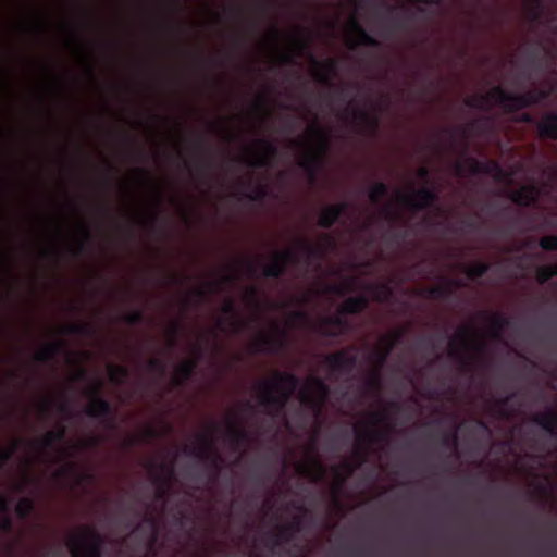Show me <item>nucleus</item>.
I'll use <instances>...</instances> for the list:
<instances>
[{
  "label": "nucleus",
  "mask_w": 557,
  "mask_h": 557,
  "mask_svg": "<svg viewBox=\"0 0 557 557\" xmlns=\"http://www.w3.org/2000/svg\"><path fill=\"white\" fill-rule=\"evenodd\" d=\"M299 384L300 380L294 373L276 371L272 380L258 383L259 404L272 419L281 418Z\"/></svg>",
  "instance_id": "obj_1"
},
{
  "label": "nucleus",
  "mask_w": 557,
  "mask_h": 557,
  "mask_svg": "<svg viewBox=\"0 0 557 557\" xmlns=\"http://www.w3.org/2000/svg\"><path fill=\"white\" fill-rule=\"evenodd\" d=\"M450 356L461 362L465 372H471L472 362L481 359L486 351V343L479 338L472 326H461L449 341Z\"/></svg>",
  "instance_id": "obj_2"
},
{
  "label": "nucleus",
  "mask_w": 557,
  "mask_h": 557,
  "mask_svg": "<svg viewBox=\"0 0 557 557\" xmlns=\"http://www.w3.org/2000/svg\"><path fill=\"white\" fill-rule=\"evenodd\" d=\"M219 431V425L212 423L210 433H203L198 436L199 444L194 446H185L184 453L188 456L198 458L209 465L214 471L213 480H216L222 469V458L215 445L214 433Z\"/></svg>",
  "instance_id": "obj_3"
},
{
  "label": "nucleus",
  "mask_w": 557,
  "mask_h": 557,
  "mask_svg": "<svg viewBox=\"0 0 557 557\" xmlns=\"http://www.w3.org/2000/svg\"><path fill=\"white\" fill-rule=\"evenodd\" d=\"M317 139V146L299 161V166L309 175L311 182L317 178L318 171L323 165L324 157L330 148V136L319 125L310 127Z\"/></svg>",
  "instance_id": "obj_4"
},
{
  "label": "nucleus",
  "mask_w": 557,
  "mask_h": 557,
  "mask_svg": "<svg viewBox=\"0 0 557 557\" xmlns=\"http://www.w3.org/2000/svg\"><path fill=\"white\" fill-rule=\"evenodd\" d=\"M104 537L92 527H85L82 535L69 541L72 557H101Z\"/></svg>",
  "instance_id": "obj_5"
},
{
  "label": "nucleus",
  "mask_w": 557,
  "mask_h": 557,
  "mask_svg": "<svg viewBox=\"0 0 557 557\" xmlns=\"http://www.w3.org/2000/svg\"><path fill=\"white\" fill-rule=\"evenodd\" d=\"M102 383L98 382L87 391V395L91 398L90 405L86 408L85 412L88 417L100 419L101 423L107 429L115 428V413L111 404L101 397Z\"/></svg>",
  "instance_id": "obj_6"
},
{
  "label": "nucleus",
  "mask_w": 557,
  "mask_h": 557,
  "mask_svg": "<svg viewBox=\"0 0 557 557\" xmlns=\"http://www.w3.org/2000/svg\"><path fill=\"white\" fill-rule=\"evenodd\" d=\"M309 382L310 388L301 389L299 399L304 407L311 410L315 417H320L330 396V387L318 376H311Z\"/></svg>",
  "instance_id": "obj_7"
},
{
  "label": "nucleus",
  "mask_w": 557,
  "mask_h": 557,
  "mask_svg": "<svg viewBox=\"0 0 557 557\" xmlns=\"http://www.w3.org/2000/svg\"><path fill=\"white\" fill-rule=\"evenodd\" d=\"M500 104L506 112H515V94L507 91L502 86L492 88L486 95L466 99L465 104L472 109H483L488 102Z\"/></svg>",
  "instance_id": "obj_8"
},
{
  "label": "nucleus",
  "mask_w": 557,
  "mask_h": 557,
  "mask_svg": "<svg viewBox=\"0 0 557 557\" xmlns=\"http://www.w3.org/2000/svg\"><path fill=\"white\" fill-rule=\"evenodd\" d=\"M400 202L412 211H421L433 207L438 200L437 191L432 187H421L412 195L399 194Z\"/></svg>",
  "instance_id": "obj_9"
},
{
  "label": "nucleus",
  "mask_w": 557,
  "mask_h": 557,
  "mask_svg": "<svg viewBox=\"0 0 557 557\" xmlns=\"http://www.w3.org/2000/svg\"><path fill=\"white\" fill-rule=\"evenodd\" d=\"M299 261L298 255L292 249L275 252L272 261L264 267L263 275L265 277L280 278L286 273L289 264L296 265Z\"/></svg>",
  "instance_id": "obj_10"
},
{
  "label": "nucleus",
  "mask_w": 557,
  "mask_h": 557,
  "mask_svg": "<svg viewBox=\"0 0 557 557\" xmlns=\"http://www.w3.org/2000/svg\"><path fill=\"white\" fill-rule=\"evenodd\" d=\"M325 363L335 374L349 375L358 363V358L348 350L343 349L325 357Z\"/></svg>",
  "instance_id": "obj_11"
},
{
  "label": "nucleus",
  "mask_w": 557,
  "mask_h": 557,
  "mask_svg": "<svg viewBox=\"0 0 557 557\" xmlns=\"http://www.w3.org/2000/svg\"><path fill=\"white\" fill-rule=\"evenodd\" d=\"M286 345V332L277 324L273 325V335L270 336L264 332L260 333L258 341L253 344L255 350L258 352L274 354Z\"/></svg>",
  "instance_id": "obj_12"
},
{
  "label": "nucleus",
  "mask_w": 557,
  "mask_h": 557,
  "mask_svg": "<svg viewBox=\"0 0 557 557\" xmlns=\"http://www.w3.org/2000/svg\"><path fill=\"white\" fill-rule=\"evenodd\" d=\"M335 247V239L330 234H324L319 244H312L307 239L298 240L299 250L306 256L308 263L312 260L320 259Z\"/></svg>",
  "instance_id": "obj_13"
},
{
  "label": "nucleus",
  "mask_w": 557,
  "mask_h": 557,
  "mask_svg": "<svg viewBox=\"0 0 557 557\" xmlns=\"http://www.w3.org/2000/svg\"><path fill=\"white\" fill-rule=\"evenodd\" d=\"M349 323L341 315L325 317L317 325L315 331L327 338H338L347 333Z\"/></svg>",
  "instance_id": "obj_14"
},
{
  "label": "nucleus",
  "mask_w": 557,
  "mask_h": 557,
  "mask_svg": "<svg viewBox=\"0 0 557 557\" xmlns=\"http://www.w3.org/2000/svg\"><path fill=\"white\" fill-rule=\"evenodd\" d=\"M310 58L318 70L315 73L317 81L324 86L334 88L333 77L337 73L338 61L336 59H327L325 63H321L313 55H310Z\"/></svg>",
  "instance_id": "obj_15"
},
{
  "label": "nucleus",
  "mask_w": 557,
  "mask_h": 557,
  "mask_svg": "<svg viewBox=\"0 0 557 557\" xmlns=\"http://www.w3.org/2000/svg\"><path fill=\"white\" fill-rule=\"evenodd\" d=\"M510 200L520 207H531L537 203L540 189L536 185H525L513 191L509 196Z\"/></svg>",
  "instance_id": "obj_16"
},
{
  "label": "nucleus",
  "mask_w": 557,
  "mask_h": 557,
  "mask_svg": "<svg viewBox=\"0 0 557 557\" xmlns=\"http://www.w3.org/2000/svg\"><path fill=\"white\" fill-rule=\"evenodd\" d=\"M348 208L349 203L346 201L323 208L319 215V226L331 228L345 214Z\"/></svg>",
  "instance_id": "obj_17"
},
{
  "label": "nucleus",
  "mask_w": 557,
  "mask_h": 557,
  "mask_svg": "<svg viewBox=\"0 0 557 557\" xmlns=\"http://www.w3.org/2000/svg\"><path fill=\"white\" fill-rule=\"evenodd\" d=\"M466 283L461 278L448 280L445 284L429 287L426 297L434 300H446L454 296L455 287H463Z\"/></svg>",
  "instance_id": "obj_18"
},
{
  "label": "nucleus",
  "mask_w": 557,
  "mask_h": 557,
  "mask_svg": "<svg viewBox=\"0 0 557 557\" xmlns=\"http://www.w3.org/2000/svg\"><path fill=\"white\" fill-rule=\"evenodd\" d=\"M256 143L261 148V152L257 156L253 162H251V165L255 168H264L271 165L272 160L278 153L276 145L273 141L264 138L258 139Z\"/></svg>",
  "instance_id": "obj_19"
},
{
  "label": "nucleus",
  "mask_w": 557,
  "mask_h": 557,
  "mask_svg": "<svg viewBox=\"0 0 557 557\" xmlns=\"http://www.w3.org/2000/svg\"><path fill=\"white\" fill-rule=\"evenodd\" d=\"M149 468L151 471L160 470L166 478H161L159 475H156V480L160 483L157 493L156 498L157 499H163L166 495V488L169 482L172 480L174 475V466L173 462L166 463V462H150Z\"/></svg>",
  "instance_id": "obj_20"
},
{
  "label": "nucleus",
  "mask_w": 557,
  "mask_h": 557,
  "mask_svg": "<svg viewBox=\"0 0 557 557\" xmlns=\"http://www.w3.org/2000/svg\"><path fill=\"white\" fill-rule=\"evenodd\" d=\"M389 428L385 430H380L376 428H356L355 433L358 442L361 443H379V442H387L389 440Z\"/></svg>",
  "instance_id": "obj_21"
},
{
  "label": "nucleus",
  "mask_w": 557,
  "mask_h": 557,
  "mask_svg": "<svg viewBox=\"0 0 557 557\" xmlns=\"http://www.w3.org/2000/svg\"><path fill=\"white\" fill-rule=\"evenodd\" d=\"M539 136L543 139L557 140V113L548 112L536 123Z\"/></svg>",
  "instance_id": "obj_22"
},
{
  "label": "nucleus",
  "mask_w": 557,
  "mask_h": 557,
  "mask_svg": "<svg viewBox=\"0 0 557 557\" xmlns=\"http://www.w3.org/2000/svg\"><path fill=\"white\" fill-rule=\"evenodd\" d=\"M547 96L548 94L542 89H532L524 94H515V112L531 106H535Z\"/></svg>",
  "instance_id": "obj_23"
},
{
  "label": "nucleus",
  "mask_w": 557,
  "mask_h": 557,
  "mask_svg": "<svg viewBox=\"0 0 557 557\" xmlns=\"http://www.w3.org/2000/svg\"><path fill=\"white\" fill-rule=\"evenodd\" d=\"M532 421L552 437L557 438V411L548 409L545 412L536 413Z\"/></svg>",
  "instance_id": "obj_24"
},
{
  "label": "nucleus",
  "mask_w": 557,
  "mask_h": 557,
  "mask_svg": "<svg viewBox=\"0 0 557 557\" xmlns=\"http://www.w3.org/2000/svg\"><path fill=\"white\" fill-rule=\"evenodd\" d=\"M369 306V298L366 295L348 297L339 306L341 314H357L366 310Z\"/></svg>",
  "instance_id": "obj_25"
},
{
  "label": "nucleus",
  "mask_w": 557,
  "mask_h": 557,
  "mask_svg": "<svg viewBox=\"0 0 557 557\" xmlns=\"http://www.w3.org/2000/svg\"><path fill=\"white\" fill-rule=\"evenodd\" d=\"M292 525H278L276 532H271L265 537V543L271 548L278 547L283 544L289 543L294 537Z\"/></svg>",
  "instance_id": "obj_26"
},
{
  "label": "nucleus",
  "mask_w": 557,
  "mask_h": 557,
  "mask_svg": "<svg viewBox=\"0 0 557 557\" xmlns=\"http://www.w3.org/2000/svg\"><path fill=\"white\" fill-rule=\"evenodd\" d=\"M346 112L351 113L355 121L369 128L371 132H376L380 126V119L377 115L371 114L366 110L359 108H347Z\"/></svg>",
  "instance_id": "obj_27"
},
{
  "label": "nucleus",
  "mask_w": 557,
  "mask_h": 557,
  "mask_svg": "<svg viewBox=\"0 0 557 557\" xmlns=\"http://www.w3.org/2000/svg\"><path fill=\"white\" fill-rule=\"evenodd\" d=\"M227 437L235 450L250 441L249 432L243 425L234 422L227 425Z\"/></svg>",
  "instance_id": "obj_28"
},
{
  "label": "nucleus",
  "mask_w": 557,
  "mask_h": 557,
  "mask_svg": "<svg viewBox=\"0 0 557 557\" xmlns=\"http://www.w3.org/2000/svg\"><path fill=\"white\" fill-rule=\"evenodd\" d=\"M65 428L48 431L40 440L36 441V447L41 450L54 448L58 443L65 438Z\"/></svg>",
  "instance_id": "obj_29"
},
{
  "label": "nucleus",
  "mask_w": 557,
  "mask_h": 557,
  "mask_svg": "<svg viewBox=\"0 0 557 557\" xmlns=\"http://www.w3.org/2000/svg\"><path fill=\"white\" fill-rule=\"evenodd\" d=\"M64 349L65 343L62 341L50 343L36 352L35 359L38 362H49L52 361L58 355H60Z\"/></svg>",
  "instance_id": "obj_30"
},
{
  "label": "nucleus",
  "mask_w": 557,
  "mask_h": 557,
  "mask_svg": "<svg viewBox=\"0 0 557 557\" xmlns=\"http://www.w3.org/2000/svg\"><path fill=\"white\" fill-rule=\"evenodd\" d=\"M351 28L358 36L357 42H352L349 48L355 49L357 45L368 46V47H379L380 41L376 40L373 36H371L357 20L351 21Z\"/></svg>",
  "instance_id": "obj_31"
},
{
  "label": "nucleus",
  "mask_w": 557,
  "mask_h": 557,
  "mask_svg": "<svg viewBox=\"0 0 557 557\" xmlns=\"http://www.w3.org/2000/svg\"><path fill=\"white\" fill-rule=\"evenodd\" d=\"M198 361L188 359L178 364L175 369V384L182 385L194 376Z\"/></svg>",
  "instance_id": "obj_32"
},
{
  "label": "nucleus",
  "mask_w": 557,
  "mask_h": 557,
  "mask_svg": "<svg viewBox=\"0 0 557 557\" xmlns=\"http://www.w3.org/2000/svg\"><path fill=\"white\" fill-rule=\"evenodd\" d=\"M488 320L492 337L499 339L502 332L509 325V319L500 313H492Z\"/></svg>",
  "instance_id": "obj_33"
},
{
  "label": "nucleus",
  "mask_w": 557,
  "mask_h": 557,
  "mask_svg": "<svg viewBox=\"0 0 557 557\" xmlns=\"http://www.w3.org/2000/svg\"><path fill=\"white\" fill-rule=\"evenodd\" d=\"M222 312L232 317V325L236 332H239L247 326V322L239 319V313L233 299H228L222 306Z\"/></svg>",
  "instance_id": "obj_34"
},
{
  "label": "nucleus",
  "mask_w": 557,
  "mask_h": 557,
  "mask_svg": "<svg viewBox=\"0 0 557 557\" xmlns=\"http://www.w3.org/2000/svg\"><path fill=\"white\" fill-rule=\"evenodd\" d=\"M403 336H404L403 331H395L393 334H391L389 336H387L385 338V344H386L385 350L377 355V362H379L380 367L384 364V362L386 361L391 351L403 339Z\"/></svg>",
  "instance_id": "obj_35"
},
{
  "label": "nucleus",
  "mask_w": 557,
  "mask_h": 557,
  "mask_svg": "<svg viewBox=\"0 0 557 557\" xmlns=\"http://www.w3.org/2000/svg\"><path fill=\"white\" fill-rule=\"evenodd\" d=\"M147 525L150 530V539H149V548H152L158 540V522L157 520L149 515H146L143 519V522L137 524L135 528V532H139L144 529V527Z\"/></svg>",
  "instance_id": "obj_36"
},
{
  "label": "nucleus",
  "mask_w": 557,
  "mask_h": 557,
  "mask_svg": "<svg viewBox=\"0 0 557 557\" xmlns=\"http://www.w3.org/2000/svg\"><path fill=\"white\" fill-rule=\"evenodd\" d=\"M373 298L377 302L388 301L393 296V289L387 283H377L369 286Z\"/></svg>",
  "instance_id": "obj_37"
},
{
  "label": "nucleus",
  "mask_w": 557,
  "mask_h": 557,
  "mask_svg": "<svg viewBox=\"0 0 557 557\" xmlns=\"http://www.w3.org/2000/svg\"><path fill=\"white\" fill-rule=\"evenodd\" d=\"M234 281V276L231 275V274H225L222 276L221 281L220 282H210L209 283V290L205 289V288H196L193 290V295L198 299V300H203L209 293H213L216 288L220 287L221 284H228V283H232Z\"/></svg>",
  "instance_id": "obj_38"
},
{
  "label": "nucleus",
  "mask_w": 557,
  "mask_h": 557,
  "mask_svg": "<svg viewBox=\"0 0 557 557\" xmlns=\"http://www.w3.org/2000/svg\"><path fill=\"white\" fill-rule=\"evenodd\" d=\"M35 509V504L32 498L23 497L21 498L15 506V515L21 520H26L30 517Z\"/></svg>",
  "instance_id": "obj_39"
},
{
  "label": "nucleus",
  "mask_w": 557,
  "mask_h": 557,
  "mask_svg": "<svg viewBox=\"0 0 557 557\" xmlns=\"http://www.w3.org/2000/svg\"><path fill=\"white\" fill-rule=\"evenodd\" d=\"M301 473L310 478L313 482H318L324 478L325 469L321 462L314 460L312 467L302 465Z\"/></svg>",
  "instance_id": "obj_40"
},
{
  "label": "nucleus",
  "mask_w": 557,
  "mask_h": 557,
  "mask_svg": "<svg viewBox=\"0 0 557 557\" xmlns=\"http://www.w3.org/2000/svg\"><path fill=\"white\" fill-rule=\"evenodd\" d=\"M62 333L71 335L90 336L95 333V329L91 324L88 323H75L66 325L63 329Z\"/></svg>",
  "instance_id": "obj_41"
},
{
  "label": "nucleus",
  "mask_w": 557,
  "mask_h": 557,
  "mask_svg": "<svg viewBox=\"0 0 557 557\" xmlns=\"http://www.w3.org/2000/svg\"><path fill=\"white\" fill-rule=\"evenodd\" d=\"M129 376V370L125 366H110L109 379L114 384L124 383Z\"/></svg>",
  "instance_id": "obj_42"
},
{
  "label": "nucleus",
  "mask_w": 557,
  "mask_h": 557,
  "mask_svg": "<svg viewBox=\"0 0 557 557\" xmlns=\"http://www.w3.org/2000/svg\"><path fill=\"white\" fill-rule=\"evenodd\" d=\"M388 194V186L384 182H377L369 193V199L374 205L377 206L381 203L383 198H385Z\"/></svg>",
  "instance_id": "obj_43"
},
{
  "label": "nucleus",
  "mask_w": 557,
  "mask_h": 557,
  "mask_svg": "<svg viewBox=\"0 0 557 557\" xmlns=\"http://www.w3.org/2000/svg\"><path fill=\"white\" fill-rule=\"evenodd\" d=\"M515 397H516V393H511L510 395H507L505 397L497 399L493 404V407H492L493 412L500 418H508L509 412L507 410V407L509 406L510 400Z\"/></svg>",
  "instance_id": "obj_44"
},
{
  "label": "nucleus",
  "mask_w": 557,
  "mask_h": 557,
  "mask_svg": "<svg viewBox=\"0 0 557 557\" xmlns=\"http://www.w3.org/2000/svg\"><path fill=\"white\" fill-rule=\"evenodd\" d=\"M481 174L492 175L496 180H502L504 177V171L499 163L493 160L482 161Z\"/></svg>",
  "instance_id": "obj_45"
},
{
  "label": "nucleus",
  "mask_w": 557,
  "mask_h": 557,
  "mask_svg": "<svg viewBox=\"0 0 557 557\" xmlns=\"http://www.w3.org/2000/svg\"><path fill=\"white\" fill-rule=\"evenodd\" d=\"M490 270V263L487 262H478L472 267L468 268L466 271L467 276L470 280H478L483 277Z\"/></svg>",
  "instance_id": "obj_46"
},
{
  "label": "nucleus",
  "mask_w": 557,
  "mask_h": 557,
  "mask_svg": "<svg viewBox=\"0 0 557 557\" xmlns=\"http://www.w3.org/2000/svg\"><path fill=\"white\" fill-rule=\"evenodd\" d=\"M543 10H544L543 0H530L529 1L528 13H529V17L532 22H539L541 20Z\"/></svg>",
  "instance_id": "obj_47"
},
{
  "label": "nucleus",
  "mask_w": 557,
  "mask_h": 557,
  "mask_svg": "<svg viewBox=\"0 0 557 557\" xmlns=\"http://www.w3.org/2000/svg\"><path fill=\"white\" fill-rule=\"evenodd\" d=\"M243 196L250 201H262L268 197L267 186L258 184L250 193H245Z\"/></svg>",
  "instance_id": "obj_48"
},
{
  "label": "nucleus",
  "mask_w": 557,
  "mask_h": 557,
  "mask_svg": "<svg viewBox=\"0 0 557 557\" xmlns=\"http://www.w3.org/2000/svg\"><path fill=\"white\" fill-rule=\"evenodd\" d=\"M342 468L344 469L345 471V475H342L338 471V468H335V476L337 479V488H341L342 485L344 484L345 480L347 476L351 475L356 469L355 466H352L350 462L348 461H345L343 465H342Z\"/></svg>",
  "instance_id": "obj_49"
},
{
  "label": "nucleus",
  "mask_w": 557,
  "mask_h": 557,
  "mask_svg": "<svg viewBox=\"0 0 557 557\" xmlns=\"http://www.w3.org/2000/svg\"><path fill=\"white\" fill-rule=\"evenodd\" d=\"M554 276L550 265L540 267L536 270V282L541 285L546 284Z\"/></svg>",
  "instance_id": "obj_50"
},
{
  "label": "nucleus",
  "mask_w": 557,
  "mask_h": 557,
  "mask_svg": "<svg viewBox=\"0 0 557 557\" xmlns=\"http://www.w3.org/2000/svg\"><path fill=\"white\" fill-rule=\"evenodd\" d=\"M82 231H83V235H84V240L82 243H79L76 250L71 249V252L73 253V256L82 255L86 250V246L91 243L92 237H91V233H90L89 228L86 225H83Z\"/></svg>",
  "instance_id": "obj_51"
},
{
  "label": "nucleus",
  "mask_w": 557,
  "mask_h": 557,
  "mask_svg": "<svg viewBox=\"0 0 557 557\" xmlns=\"http://www.w3.org/2000/svg\"><path fill=\"white\" fill-rule=\"evenodd\" d=\"M540 247L545 251H557V236H543L539 242Z\"/></svg>",
  "instance_id": "obj_52"
},
{
  "label": "nucleus",
  "mask_w": 557,
  "mask_h": 557,
  "mask_svg": "<svg viewBox=\"0 0 557 557\" xmlns=\"http://www.w3.org/2000/svg\"><path fill=\"white\" fill-rule=\"evenodd\" d=\"M145 315L141 310H133L123 317V321L128 325H138L144 322Z\"/></svg>",
  "instance_id": "obj_53"
},
{
  "label": "nucleus",
  "mask_w": 557,
  "mask_h": 557,
  "mask_svg": "<svg viewBox=\"0 0 557 557\" xmlns=\"http://www.w3.org/2000/svg\"><path fill=\"white\" fill-rule=\"evenodd\" d=\"M366 388L371 392H380L381 389V375L379 370L370 375L364 382Z\"/></svg>",
  "instance_id": "obj_54"
},
{
  "label": "nucleus",
  "mask_w": 557,
  "mask_h": 557,
  "mask_svg": "<svg viewBox=\"0 0 557 557\" xmlns=\"http://www.w3.org/2000/svg\"><path fill=\"white\" fill-rule=\"evenodd\" d=\"M66 473L75 474L77 476V482L78 483H82L84 481H89V480L92 479V475L90 473H78L77 472V467L74 463L70 465L67 469H65L63 471H59L60 475H64Z\"/></svg>",
  "instance_id": "obj_55"
},
{
  "label": "nucleus",
  "mask_w": 557,
  "mask_h": 557,
  "mask_svg": "<svg viewBox=\"0 0 557 557\" xmlns=\"http://www.w3.org/2000/svg\"><path fill=\"white\" fill-rule=\"evenodd\" d=\"M147 369L150 372L157 373L160 376H162L165 373V364L164 362L159 358H152L147 363Z\"/></svg>",
  "instance_id": "obj_56"
},
{
  "label": "nucleus",
  "mask_w": 557,
  "mask_h": 557,
  "mask_svg": "<svg viewBox=\"0 0 557 557\" xmlns=\"http://www.w3.org/2000/svg\"><path fill=\"white\" fill-rule=\"evenodd\" d=\"M246 301L255 307L256 309L260 308V300H259V292L256 287H249L245 295Z\"/></svg>",
  "instance_id": "obj_57"
},
{
  "label": "nucleus",
  "mask_w": 557,
  "mask_h": 557,
  "mask_svg": "<svg viewBox=\"0 0 557 557\" xmlns=\"http://www.w3.org/2000/svg\"><path fill=\"white\" fill-rule=\"evenodd\" d=\"M15 451H16L15 444L10 448L0 450V469H3L8 465V462L12 459Z\"/></svg>",
  "instance_id": "obj_58"
},
{
  "label": "nucleus",
  "mask_w": 557,
  "mask_h": 557,
  "mask_svg": "<svg viewBox=\"0 0 557 557\" xmlns=\"http://www.w3.org/2000/svg\"><path fill=\"white\" fill-rule=\"evenodd\" d=\"M182 332V325L178 322H173L170 326V341H169V347L170 349H173L176 346V339L177 336Z\"/></svg>",
  "instance_id": "obj_59"
},
{
  "label": "nucleus",
  "mask_w": 557,
  "mask_h": 557,
  "mask_svg": "<svg viewBox=\"0 0 557 557\" xmlns=\"http://www.w3.org/2000/svg\"><path fill=\"white\" fill-rule=\"evenodd\" d=\"M458 443L457 433H446L442 436V445L447 448H456Z\"/></svg>",
  "instance_id": "obj_60"
},
{
  "label": "nucleus",
  "mask_w": 557,
  "mask_h": 557,
  "mask_svg": "<svg viewBox=\"0 0 557 557\" xmlns=\"http://www.w3.org/2000/svg\"><path fill=\"white\" fill-rule=\"evenodd\" d=\"M382 214L389 222H395L398 218V215L394 212V210L389 203H387L383 207Z\"/></svg>",
  "instance_id": "obj_61"
},
{
  "label": "nucleus",
  "mask_w": 557,
  "mask_h": 557,
  "mask_svg": "<svg viewBox=\"0 0 557 557\" xmlns=\"http://www.w3.org/2000/svg\"><path fill=\"white\" fill-rule=\"evenodd\" d=\"M468 164H469V171L471 174H481V166H482V161H479L474 158H469L468 160Z\"/></svg>",
  "instance_id": "obj_62"
},
{
  "label": "nucleus",
  "mask_w": 557,
  "mask_h": 557,
  "mask_svg": "<svg viewBox=\"0 0 557 557\" xmlns=\"http://www.w3.org/2000/svg\"><path fill=\"white\" fill-rule=\"evenodd\" d=\"M387 420V417L384 412H373L371 414V425L376 426L380 423H383Z\"/></svg>",
  "instance_id": "obj_63"
},
{
  "label": "nucleus",
  "mask_w": 557,
  "mask_h": 557,
  "mask_svg": "<svg viewBox=\"0 0 557 557\" xmlns=\"http://www.w3.org/2000/svg\"><path fill=\"white\" fill-rule=\"evenodd\" d=\"M287 525H292V531L294 533L300 532L302 529V518L297 516L293 518V521Z\"/></svg>",
  "instance_id": "obj_64"
}]
</instances>
